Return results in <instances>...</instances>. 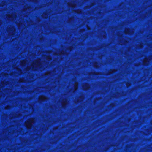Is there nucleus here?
<instances>
[{"mask_svg": "<svg viewBox=\"0 0 152 152\" xmlns=\"http://www.w3.org/2000/svg\"><path fill=\"white\" fill-rule=\"evenodd\" d=\"M34 121V118H31L27 121L25 123V125L26 127L29 129L30 128L32 125V124Z\"/></svg>", "mask_w": 152, "mask_h": 152, "instance_id": "1", "label": "nucleus"}, {"mask_svg": "<svg viewBox=\"0 0 152 152\" xmlns=\"http://www.w3.org/2000/svg\"><path fill=\"white\" fill-rule=\"evenodd\" d=\"M39 99L41 100H44L45 99V97L44 96H42L39 97Z\"/></svg>", "mask_w": 152, "mask_h": 152, "instance_id": "2", "label": "nucleus"}, {"mask_svg": "<svg viewBox=\"0 0 152 152\" xmlns=\"http://www.w3.org/2000/svg\"><path fill=\"white\" fill-rule=\"evenodd\" d=\"M77 84H76V85H75V89H77Z\"/></svg>", "mask_w": 152, "mask_h": 152, "instance_id": "3", "label": "nucleus"}, {"mask_svg": "<svg viewBox=\"0 0 152 152\" xmlns=\"http://www.w3.org/2000/svg\"><path fill=\"white\" fill-rule=\"evenodd\" d=\"M39 65V64L38 63H37V64L36 65H33V66H38V65Z\"/></svg>", "mask_w": 152, "mask_h": 152, "instance_id": "4", "label": "nucleus"}, {"mask_svg": "<svg viewBox=\"0 0 152 152\" xmlns=\"http://www.w3.org/2000/svg\"><path fill=\"white\" fill-rule=\"evenodd\" d=\"M88 88V85H87V88H84V89H87Z\"/></svg>", "mask_w": 152, "mask_h": 152, "instance_id": "5", "label": "nucleus"}]
</instances>
